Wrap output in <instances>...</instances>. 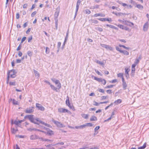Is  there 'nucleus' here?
Here are the masks:
<instances>
[{
  "instance_id": "7c9ffc66",
  "label": "nucleus",
  "mask_w": 149,
  "mask_h": 149,
  "mask_svg": "<svg viewBox=\"0 0 149 149\" xmlns=\"http://www.w3.org/2000/svg\"><path fill=\"white\" fill-rule=\"evenodd\" d=\"M18 131L17 130H15L14 128H12L11 131L13 134H15Z\"/></svg>"
},
{
  "instance_id": "58836bf2",
  "label": "nucleus",
  "mask_w": 149,
  "mask_h": 149,
  "mask_svg": "<svg viewBox=\"0 0 149 149\" xmlns=\"http://www.w3.org/2000/svg\"><path fill=\"white\" fill-rule=\"evenodd\" d=\"M16 83L15 81L10 82H9V84L10 86H15L16 85Z\"/></svg>"
},
{
  "instance_id": "aec40b11",
  "label": "nucleus",
  "mask_w": 149,
  "mask_h": 149,
  "mask_svg": "<svg viewBox=\"0 0 149 149\" xmlns=\"http://www.w3.org/2000/svg\"><path fill=\"white\" fill-rule=\"evenodd\" d=\"M122 85L123 88L124 90H126L127 89V85L125 82L122 83Z\"/></svg>"
},
{
  "instance_id": "6e6d98bb",
  "label": "nucleus",
  "mask_w": 149,
  "mask_h": 149,
  "mask_svg": "<svg viewBox=\"0 0 149 149\" xmlns=\"http://www.w3.org/2000/svg\"><path fill=\"white\" fill-rule=\"evenodd\" d=\"M26 37H23L22 39L21 42L20 43L22 44L23 43V42H24L26 40Z\"/></svg>"
},
{
  "instance_id": "ea45409f",
  "label": "nucleus",
  "mask_w": 149,
  "mask_h": 149,
  "mask_svg": "<svg viewBox=\"0 0 149 149\" xmlns=\"http://www.w3.org/2000/svg\"><path fill=\"white\" fill-rule=\"evenodd\" d=\"M13 103L14 104L17 105L18 104V102L14 99L13 100Z\"/></svg>"
},
{
  "instance_id": "9d476101",
  "label": "nucleus",
  "mask_w": 149,
  "mask_h": 149,
  "mask_svg": "<svg viewBox=\"0 0 149 149\" xmlns=\"http://www.w3.org/2000/svg\"><path fill=\"white\" fill-rule=\"evenodd\" d=\"M148 22H146L143 26V30L144 31H146L148 30Z\"/></svg>"
},
{
  "instance_id": "473e14b6",
  "label": "nucleus",
  "mask_w": 149,
  "mask_h": 149,
  "mask_svg": "<svg viewBox=\"0 0 149 149\" xmlns=\"http://www.w3.org/2000/svg\"><path fill=\"white\" fill-rule=\"evenodd\" d=\"M119 46L120 47H123L126 49H129V47H125V46H124V45H119Z\"/></svg>"
},
{
  "instance_id": "13d9d810",
  "label": "nucleus",
  "mask_w": 149,
  "mask_h": 149,
  "mask_svg": "<svg viewBox=\"0 0 149 149\" xmlns=\"http://www.w3.org/2000/svg\"><path fill=\"white\" fill-rule=\"evenodd\" d=\"M36 13L37 12L36 11H35L34 12H33L31 14V16L32 17H34L36 15Z\"/></svg>"
},
{
  "instance_id": "3c124183",
  "label": "nucleus",
  "mask_w": 149,
  "mask_h": 149,
  "mask_svg": "<svg viewBox=\"0 0 149 149\" xmlns=\"http://www.w3.org/2000/svg\"><path fill=\"white\" fill-rule=\"evenodd\" d=\"M117 26L119 27L120 29H124V26L123 25H121V24H118V25H117Z\"/></svg>"
},
{
  "instance_id": "de8ad7c7",
  "label": "nucleus",
  "mask_w": 149,
  "mask_h": 149,
  "mask_svg": "<svg viewBox=\"0 0 149 149\" xmlns=\"http://www.w3.org/2000/svg\"><path fill=\"white\" fill-rule=\"evenodd\" d=\"M98 90V91L100 92H101V93H104V91L103 89H101V88H99Z\"/></svg>"
},
{
  "instance_id": "680f3d73",
  "label": "nucleus",
  "mask_w": 149,
  "mask_h": 149,
  "mask_svg": "<svg viewBox=\"0 0 149 149\" xmlns=\"http://www.w3.org/2000/svg\"><path fill=\"white\" fill-rule=\"evenodd\" d=\"M92 21L93 23L96 24H97L98 22L97 20L95 19L92 20Z\"/></svg>"
},
{
  "instance_id": "5fc2aeb1",
  "label": "nucleus",
  "mask_w": 149,
  "mask_h": 149,
  "mask_svg": "<svg viewBox=\"0 0 149 149\" xmlns=\"http://www.w3.org/2000/svg\"><path fill=\"white\" fill-rule=\"evenodd\" d=\"M117 75L118 77L122 78L123 77V74L121 73H119Z\"/></svg>"
},
{
  "instance_id": "4c0bfd02",
  "label": "nucleus",
  "mask_w": 149,
  "mask_h": 149,
  "mask_svg": "<svg viewBox=\"0 0 149 149\" xmlns=\"http://www.w3.org/2000/svg\"><path fill=\"white\" fill-rule=\"evenodd\" d=\"M57 87H58V89H60L61 88V84L60 83L59 81L58 80V83Z\"/></svg>"
},
{
  "instance_id": "a878e982",
  "label": "nucleus",
  "mask_w": 149,
  "mask_h": 149,
  "mask_svg": "<svg viewBox=\"0 0 149 149\" xmlns=\"http://www.w3.org/2000/svg\"><path fill=\"white\" fill-rule=\"evenodd\" d=\"M82 117L85 119H87L88 118V115L87 114H85L84 113L82 114H81Z\"/></svg>"
},
{
  "instance_id": "c9c22d12",
  "label": "nucleus",
  "mask_w": 149,
  "mask_h": 149,
  "mask_svg": "<svg viewBox=\"0 0 149 149\" xmlns=\"http://www.w3.org/2000/svg\"><path fill=\"white\" fill-rule=\"evenodd\" d=\"M114 85H108L106 87H104L105 88H112L113 86Z\"/></svg>"
},
{
  "instance_id": "72a5a7b5",
  "label": "nucleus",
  "mask_w": 149,
  "mask_h": 149,
  "mask_svg": "<svg viewBox=\"0 0 149 149\" xmlns=\"http://www.w3.org/2000/svg\"><path fill=\"white\" fill-rule=\"evenodd\" d=\"M135 70V68H132L131 74L133 76Z\"/></svg>"
},
{
  "instance_id": "bb28decb",
  "label": "nucleus",
  "mask_w": 149,
  "mask_h": 149,
  "mask_svg": "<svg viewBox=\"0 0 149 149\" xmlns=\"http://www.w3.org/2000/svg\"><path fill=\"white\" fill-rule=\"evenodd\" d=\"M121 53H123L124 54L126 55H128L129 54V52L126 51V50H123L122 51V52H121Z\"/></svg>"
},
{
  "instance_id": "0e129e2a",
  "label": "nucleus",
  "mask_w": 149,
  "mask_h": 149,
  "mask_svg": "<svg viewBox=\"0 0 149 149\" xmlns=\"http://www.w3.org/2000/svg\"><path fill=\"white\" fill-rule=\"evenodd\" d=\"M106 92L108 94H111L112 93V91L110 89H109L106 91Z\"/></svg>"
},
{
  "instance_id": "338daca9",
  "label": "nucleus",
  "mask_w": 149,
  "mask_h": 149,
  "mask_svg": "<svg viewBox=\"0 0 149 149\" xmlns=\"http://www.w3.org/2000/svg\"><path fill=\"white\" fill-rule=\"evenodd\" d=\"M44 141L53 142V140H50L49 139H44Z\"/></svg>"
},
{
  "instance_id": "bf43d9fd",
  "label": "nucleus",
  "mask_w": 149,
  "mask_h": 149,
  "mask_svg": "<svg viewBox=\"0 0 149 149\" xmlns=\"http://www.w3.org/2000/svg\"><path fill=\"white\" fill-rule=\"evenodd\" d=\"M22 44L20 43L19 45V46L17 47V51H19V50H20L21 49V45Z\"/></svg>"
},
{
  "instance_id": "1a4fd4ad",
  "label": "nucleus",
  "mask_w": 149,
  "mask_h": 149,
  "mask_svg": "<svg viewBox=\"0 0 149 149\" xmlns=\"http://www.w3.org/2000/svg\"><path fill=\"white\" fill-rule=\"evenodd\" d=\"M98 19L101 21H108L109 22H111L112 19L111 18H100Z\"/></svg>"
},
{
  "instance_id": "dca6fc26",
  "label": "nucleus",
  "mask_w": 149,
  "mask_h": 149,
  "mask_svg": "<svg viewBox=\"0 0 149 149\" xmlns=\"http://www.w3.org/2000/svg\"><path fill=\"white\" fill-rule=\"evenodd\" d=\"M59 14V12L58 11H56L55 13L54 14V20H56V19H58V16Z\"/></svg>"
},
{
  "instance_id": "9b49d317",
  "label": "nucleus",
  "mask_w": 149,
  "mask_h": 149,
  "mask_svg": "<svg viewBox=\"0 0 149 149\" xmlns=\"http://www.w3.org/2000/svg\"><path fill=\"white\" fill-rule=\"evenodd\" d=\"M39 136L36 135H33L31 136L30 137V139L31 140H34L38 139Z\"/></svg>"
},
{
  "instance_id": "c756f323",
  "label": "nucleus",
  "mask_w": 149,
  "mask_h": 149,
  "mask_svg": "<svg viewBox=\"0 0 149 149\" xmlns=\"http://www.w3.org/2000/svg\"><path fill=\"white\" fill-rule=\"evenodd\" d=\"M146 147V143H145L142 146L139 147L138 148V149H144Z\"/></svg>"
},
{
  "instance_id": "f03ea898",
  "label": "nucleus",
  "mask_w": 149,
  "mask_h": 149,
  "mask_svg": "<svg viewBox=\"0 0 149 149\" xmlns=\"http://www.w3.org/2000/svg\"><path fill=\"white\" fill-rule=\"evenodd\" d=\"M16 72L14 70H13L10 71L8 73V76L9 75V77H11L12 78H15L16 75Z\"/></svg>"
},
{
  "instance_id": "a18cd8bd",
  "label": "nucleus",
  "mask_w": 149,
  "mask_h": 149,
  "mask_svg": "<svg viewBox=\"0 0 149 149\" xmlns=\"http://www.w3.org/2000/svg\"><path fill=\"white\" fill-rule=\"evenodd\" d=\"M129 1L130 3L133 4L134 5L136 4V2L132 0H129Z\"/></svg>"
},
{
  "instance_id": "412c9836",
  "label": "nucleus",
  "mask_w": 149,
  "mask_h": 149,
  "mask_svg": "<svg viewBox=\"0 0 149 149\" xmlns=\"http://www.w3.org/2000/svg\"><path fill=\"white\" fill-rule=\"evenodd\" d=\"M122 102V100L121 99H118L114 101V103L116 104H119L121 103Z\"/></svg>"
},
{
  "instance_id": "f704fd0d",
  "label": "nucleus",
  "mask_w": 149,
  "mask_h": 149,
  "mask_svg": "<svg viewBox=\"0 0 149 149\" xmlns=\"http://www.w3.org/2000/svg\"><path fill=\"white\" fill-rule=\"evenodd\" d=\"M46 51H45L46 53L47 54H48L49 53V52H50L49 49V48H48V47H46Z\"/></svg>"
},
{
  "instance_id": "cd10ccee",
  "label": "nucleus",
  "mask_w": 149,
  "mask_h": 149,
  "mask_svg": "<svg viewBox=\"0 0 149 149\" xmlns=\"http://www.w3.org/2000/svg\"><path fill=\"white\" fill-rule=\"evenodd\" d=\"M18 121L15 120L13 122H12L11 124H15L17 126H19V123L18 122Z\"/></svg>"
},
{
  "instance_id": "49530a36",
  "label": "nucleus",
  "mask_w": 149,
  "mask_h": 149,
  "mask_svg": "<svg viewBox=\"0 0 149 149\" xmlns=\"http://www.w3.org/2000/svg\"><path fill=\"white\" fill-rule=\"evenodd\" d=\"M85 125H86V126L91 127V126H92L93 125V124L91 123H87Z\"/></svg>"
},
{
  "instance_id": "423d86ee",
  "label": "nucleus",
  "mask_w": 149,
  "mask_h": 149,
  "mask_svg": "<svg viewBox=\"0 0 149 149\" xmlns=\"http://www.w3.org/2000/svg\"><path fill=\"white\" fill-rule=\"evenodd\" d=\"M123 24L130 26H132L134 25V24L132 22H130L127 20H124V21H123Z\"/></svg>"
},
{
  "instance_id": "c03bdc74",
  "label": "nucleus",
  "mask_w": 149,
  "mask_h": 149,
  "mask_svg": "<svg viewBox=\"0 0 149 149\" xmlns=\"http://www.w3.org/2000/svg\"><path fill=\"white\" fill-rule=\"evenodd\" d=\"M96 29L100 32H102L103 31L102 29L99 27H97L96 28Z\"/></svg>"
},
{
  "instance_id": "ddd939ff",
  "label": "nucleus",
  "mask_w": 149,
  "mask_h": 149,
  "mask_svg": "<svg viewBox=\"0 0 149 149\" xmlns=\"http://www.w3.org/2000/svg\"><path fill=\"white\" fill-rule=\"evenodd\" d=\"M141 59V56H139L138 58H136L135 60V61L134 62V63L136 65L138 64L140 60Z\"/></svg>"
},
{
  "instance_id": "6ab92c4d",
  "label": "nucleus",
  "mask_w": 149,
  "mask_h": 149,
  "mask_svg": "<svg viewBox=\"0 0 149 149\" xmlns=\"http://www.w3.org/2000/svg\"><path fill=\"white\" fill-rule=\"evenodd\" d=\"M97 120V118L95 116H93L90 118V120L91 121H96Z\"/></svg>"
},
{
  "instance_id": "e2e57ef3",
  "label": "nucleus",
  "mask_w": 149,
  "mask_h": 149,
  "mask_svg": "<svg viewBox=\"0 0 149 149\" xmlns=\"http://www.w3.org/2000/svg\"><path fill=\"white\" fill-rule=\"evenodd\" d=\"M106 26H107L113 29L114 26L113 25H110V24H107Z\"/></svg>"
},
{
  "instance_id": "774afa93",
  "label": "nucleus",
  "mask_w": 149,
  "mask_h": 149,
  "mask_svg": "<svg viewBox=\"0 0 149 149\" xmlns=\"http://www.w3.org/2000/svg\"><path fill=\"white\" fill-rule=\"evenodd\" d=\"M100 127L99 126H96L95 128V131L96 132L97 130H98L99 129Z\"/></svg>"
},
{
  "instance_id": "69168bd1",
  "label": "nucleus",
  "mask_w": 149,
  "mask_h": 149,
  "mask_svg": "<svg viewBox=\"0 0 149 149\" xmlns=\"http://www.w3.org/2000/svg\"><path fill=\"white\" fill-rule=\"evenodd\" d=\"M123 14L121 13H115V15H116V16H119L120 15H121V14Z\"/></svg>"
},
{
  "instance_id": "c85d7f7f",
  "label": "nucleus",
  "mask_w": 149,
  "mask_h": 149,
  "mask_svg": "<svg viewBox=\"0 0 149 149\" xmlns=\"http://www.w3.org/2000/svg\"><path fill=\"white\" fill-rule=\"evenodd\" d=\"M106 49L107 50H109L111 51H112L113 50V48L109 46V45H107Z\"/></svg>"
},
{
  "instance_id": "37998d69",
  "label": "nucleus",
  "mask_w": 149,
  "mask_h": 149,
  "mask_svg": "<svg viewBox=\"0 0 149 149\" xmlns=\"http://www.w3.org/2000/svg\"><path fill=\"white\" fill-rule=\"evenodd\" d=\"M86 13L87 14H89L91 13V11L89 9H86L85 10Z\"/></svg>"
},
{
  "instance_id": "09e8293b",
  "label": "nucleus",
  "mask_w": 149,
  "mask_h": 149,
  "mask_svg": "<svg viewBox=\"0 0 149 149\" xmlns=\"http://www.w3.org/2000/svg\"><path fill=\"white\" fill-rule=\"evenodd\" d=\"M130 70L129 69H125V73L126 74H127L128 76H129V72Z\"/></svg>"
},
{
  "instance_id": "f3484780",
  "label": "nucleus",
  "mask_w": 149,
  "mask_h": 149,
  "mask_svg": "<svg viewBox=\"0 0 149 149\" xmlns=\"http://www.w3.org/2000/svg\"><path fill=\"white\" fill-rule=\"evenodd\" d=\"M88 147L84 146L82 148H80L79 149H98V148L97 147H95L94 148H88Z\"/></svg>"
},
{
  "instance_id": "b1692460",
  "label": "nucleus",
  "mask_w": 149,
  "mask_h": 149,
  "mask_svg": "<svg viewBox=\"0 0 149 149\" xmlns=\"http://www.w3.org/2000/svg\"><path fill=\"white\" fill-rule=\"evenodd\" d=\"M66 104L68 106H69L70 103L69 100V97L68 96H67V98L66 101Z\"/></svg>"
},
{
  "instance_id": "4be33fe9",
  "label": "nucleus",
  "mask_w": 149,
  "mask_h": 149,
  "mask_svg": "<svg viewBox=\"0 0 149 149\" xmlns=\"http://www.w3.org/2000/svg\"><path fill=\"white\" fill-rule=\"evenodd\" d=\"M52 81L54 83H55L56 84H58V80H56L55 78H53L51 79Z\"/></svg>"
},
{
  "instance_id": "4468645a",
  "label": "nucleus",
  "mask_w": 149,
  "mask_h": 149,
  "mask_svg": "<svg viewBox=\"0 0 149 149\" xmlns=\"http://www.w3.org/2000/svg\"><path fill=\"white\" fill-rule=\"evenodd\" d=\"M34 73L35 74L36 77L37 78H38L40 77V74L37 71L35 70H33Z\"/></svg>"
},
{
  "instance_id": "393cba45",
  "label": "nucleus",
  "mask_w": 149,
  "mask_h": 149,
  "mask_svg": "<svg viewBox=\"0 0 149 149\" xmlns=\"http://www.w3.org/2000/svg\"><path fill=\"white\" fill-rule=\"evenodd\" d=\"M136 6L139 9L142 10L143 8V6L140 4H137Z\"/></svg>"
},
{
  "instance_id": "39448f33",
  "label": "nucleus",
  "mask_w": 149,
  "mask_h": 149,
  "mask_svg": "<svg viewBox=\"0 0 149 149\" xmlns=\"http://www.w3.org/2000/svg\"><path fill=\"white\" fill-rule=\"evenodd\" d=\"M64 144V143L63 142H62L57 143H56V144H54V145H52V144H49V145H45V146H46V147L47 148H52V146H57L56 147H58L57 146L58 145H63Z\"/></svg>"
},
{
  "instance_id": "2f4dec72",
  "label": "nucleus",
  "mask_w": 149,
  "mask_h": 149,
  "mask_svg": "<svg viewBox=\"0 0 149 149\" xmlns=\"http://www.w3.org/2000/svg\"><path fill=\"white\" fill-rule=\"evenodd\" d=\"M96 62L97 63L99 64L100 65H104V63L103 62H101L99 60H96Z\"/></svg>"
},
{
  "instance_id": "e433bc0d",
  "label": "nucleus",
  "mask_w": 149,
  "mask_h": 149,
  "mask_svg": "<svg viewBox=\"0 0 149 149\" xmlns=\"http://www.w3.org/2000/svg\"><path fill=\"white\" fill-rule=\"evenodd\" d=\"M34 108V107H32V109H30L29 108V113H31L33 112L34 111V110L33 109H32Z\"/></svg>"
},
{
  "instance_id": "8fccbe9b",
  "label": "nucleus",
  "mask_w": 149,
  "mask_h": 149,
  "mask_svg": "<svg viewBox=\"0 0 149 149\" xmlns=\"http://www.w3.org/2000/svg\"><path fill=\"white\" fill-rule=\"evenodd\" d=\"M116 50L118 51H119L120 52H122V50L119 47H118L117 46H116Z\"/></svg>"
},
{
  "instance_id": "864d4df0",
  "label": "nucleus",
  "mask_w": 149,
  "mask_h": 149,
  "mask_svg": "<svg viewBox=\"0 0 149 149\" xmlns=\"http://www.w3.org/2000/svg\"><path fill=\"white\" fill-rule=\"evenodd\" d=\"M28 6V4L27 3L24 4L23 6V8L24 9H26L27 7Z\"/></svg>"
},
{
  "instance_id": "603ef678",
  "label": "nucleus",
  "mask_w": 149,
  "mask_h": 149,
  "mask_svg": "<svg viewBox=\"0 0 149 149\" xmlns=\"http://www.w3.org/2000/svg\"><path fill=\"white\" fill-rule=\"evenodd\" d=\"M81 2L80 0H78L76 6L79 7Z\"/></svg>"
},
{
  "instance_id": "052dcab7",
  "label": "nucleus",
  "mask_w": 149,
  "mask_h": 149,
  "mask_svg": "<svg viewBox=\"0 0 149 149\" xmlns=\"http://www.w3.org/2000/svg\"><path fill=\"white\" fill-rule=\"evenodd\" d=\"M93 102H94L93 105L95 106H98L99 105V104H100V103H98L96 102L95 101H94Z\"/></svg>"
},
{
  "instance_id": "4d7b16f0",
  "label": "nucleus",
  "mask_w": 149,
  "mask_h": 149,
  "mask_svg": "<svg viewBox=\"0 0 149 149\" xmlns=\"http://www.w3.org/2000/svg\"><path fill=\"white\" fill-rule=\"evenodd\" d=\"M117 80L116 79H115L113 80H112L111 81H109V82L111 83H115L116 82H117Z\"/></svg>"
},
{
  "instance_id": "6e6552de",
  "label": "nucleus",
  "mask_w": 149,
  "mask_h": 149,
  "mask_svg": "<svg viewBox=\"0 0 149 149\" xmlns=\"http://www.w3.org/2000/svg\"><path fill=\"white\" fill-rule=\"evenodd\" d=\"M68 110L65 109L63 108H60L58 109V111L60 113H66L67 112Z\"/></svg>"
},
{
  "instance_id": "a19ab883",
  "label": "nucleus",
  "mask_w": 149,
  "mask_h": 149,
  "mask_svg": "<svg viewBox=\"0 0 149 149\" xmlns=\"http://www.w3.org/2000/svg\"><path fill=\"white\" fill-rule=\"evenodd\" d=\"M99 16H103L102 14L100 13H96L94 15V16L95 17H97Z\"/></svg>"
},
{
  "instance_id": "5701e85b",
  "label": "nucleus",
  "mask_w": 149,
  "mask_h": 149,
  "mask_svg": "<svg viewBox=\"0 0 149 149\" xmlns=\"http://www.w3.org/2000/svg\"><path fill=\"white\" fill-rule=\"evenodd\" d=\"M47 130L48 131L47 133V134L51 135L54 134L53 131L50 130L48 128Z\"/></svg>"
},
{
  "instance_id": "2eb2a0df",
  "label": "nucleus",
  "mask_w": 149,
  "mask_h": 149,
  "mask_svg": "<svg viewBox=\"0 0 149 149\" xmlns=\"http://www.w3.org/2000/svg\"><path fill=\"white\" fill-rule=\"evenodd\" d=\"M40 124H41L43 125H44L46 126H47L48 127H51L52 126L50 125H49V124H48L47 123H45L44 122H43L40 120Z\"/></svg>"
},
{
  "instance_id": "a211bd4d",
  "label": "nucleus",
  "mask_w": 149,
  "mask_h": 149,
  "mask_svg": "<svg viewBox=\"0 0 149 149\" xmlns=\"http://www.w3.org/2000/svg\"><path fill=\"white\" fill-rule=\"evenodd\" d=\"M50 86L52 90L55 91L56 92H58L57 88L56 87L54 86L52 84L50 85Z\"/></svg>"
},
{
  "instance_id": "20e7f679",
  "label": "nucleus",
  "mask_w": 149,
  "mask_h": 149,
  "mask_svg": "<svg viewBox=\"0 0 149 149\" xmlns=\"http://www.w3.org/2000/svg\"><path fill=\"white\" fill-rule=\"evenodd\" d=\"M94 79L95 80L99 82H102V81H104L103 84L104 85H105L106 83V80L104 79H102L101 78H98L95 77H94Z\"/></svg>"
},
{
  "instance_id": "7ed1b4c3",
  "label": "nucleus",
  "mask_w": 149,
  "mask_h": 149,
  "mask_svg": "<svg viewBox=\"0 0 149 149\" xmlns=\"http://www.w3.org/2000/svg\"><path fill=\"white\" fill-rule=\"evenodd\" d=\"M52 121L58 127H65V125L62 124L61 122L55 120L54 119H53Z\"/></svg>"
},
{
  "instance_id": "0eeeda50",
  "label": "nucleus",
  "mask_w": 149,
  "mask_h": 149,
  "mask_svg": "<svg viewBox=\"0 0 149 149\" xmlns=\"http://www.w3.org/2000/svg\"><path fill=\"white\" fill-rule=\"evenodd\" d=\"M36 107L38 108V109L41 111H43L45 110V108L42 105L39 103H36Z\"/></svg>"
},
{
  "instance_id": "f8f14e48",
  "label": "nucleus",
  "mask_w": 149,
  "mask_h": 149,
  "mask_svg": "<svg viewBox=\"0 0 149 149\" xmlns=\"http://www.w3.org/2000/svg\"><path fill=\"white\" fill-rule=\"evenodd\" d=\"M86 127V125L85 124H84L82 125L78 126H76L75 127V128L77 129H82Z\"/></svg>"
},
{
  "instance_id": "f257e3e1",
  "label": "nucleus",
  "mask_w": 149,
  "mask_h": 149,
  "mask_svg": "<svg viewBox=\"0 0 149 149\" xmlns=\"http://www.w3.org/2000/svg\"><path fill=\"white\" fill-rule=\"evenodd\" d=\"M29 120L31 122L38 125L40 124V121L39 118H35L34 115H29Z\"/></svg>"
},
{
  "instance_id": "79ce46f5",
  "label": "nucleus",
  "mask_w": 149,
  "mask_h": 149,
  "mask_svg": "<svg viewBox=\"0 0 149 149\" xmlns=\"http://www.w3.org/2000/svg\"><path fill=\"white\" fill-rule=\"evenodd\" d=\"M58 19H56V20H55V24L56 30L58 29Z\"/></svg>"
}]
</instances>
